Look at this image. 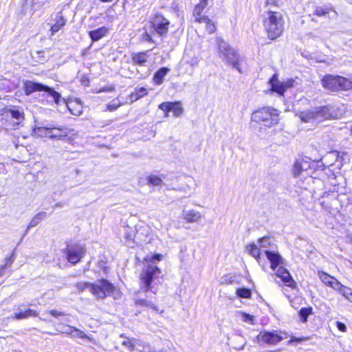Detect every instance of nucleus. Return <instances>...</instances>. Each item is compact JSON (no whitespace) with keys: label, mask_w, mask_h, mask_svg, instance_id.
Listing matches in <instances>:
<instances>
[{"label":"nucleus","mask_w":352,"mask_h":352,"mask_svg":"<svg viewBox=\"0 0 352 352\" xmlns=\"http://www.w3.org/2000/svg\"><path fill=\"white\" fill-rule=\"evenodd\" d=\"M264 32L267 38L274 41L282 36L285 31V19L282 12L268 8L261 14Z\"/></svg>","instance_id":"1"},{"label":"nucleus","mask_w":352,"mask_h":352,"mask_svg":"<svg viewBox=\"0 0 352 352\" xmlns=\"http://www.w3.org/2000/svg\"><path fill=\"white\" fill-rule=\"evenodd\" d=\"M322 87L331 92L344 91L352 89V81L339 75L326 74L321 78Z\"/></svg>","instance_id":"2"},{"label":"nucleus","mask_w":352,"mask_h":352,"mask_svg":"<svg viewBox=\"0 0 352 352\" xmlns=\"http://www.w3.org/2000/svg\"><path fill=\"white\" fill-rule=\"evenodd\" d=\"M91 294L96 299L104 300L107 297L120 294V290L109 279L100 278L91 283Z\"/></svg>","instance_id":"3"},{"label":"nucleus","mask_w":352,"mask_h":352,"mask_svg":"<svg viewBox=\"0 0 352 352\" xmlns=\"http://www.w3.org/2000/svg\"><path fill=\"white\" fill-rule=\"evenodd\" d=\"M278 111L270 106L258 108L252 113V120L266 127H271L278 122Z\"/></svg>","instance_id":"4"},{"label":"nucleus","mask_w":352,"mask_h":352,"mask_svg":"<svg viewBox=\"0 0 352 352\" xmlns=\"http://www.w3.org/2000/svg\"><path fill=\"white\" fill-rule=\"evenodd\" d=\"M162 273L161 269L152 264H148L140 272L139 275V284L140 289L146 292L151 291L154 294L156 291L153 290V282Z\"/></svg>","instance_id":"5"},{"label":"nucleus","mask_w":352,"mask_h":352,"mask_svg":"<svg viewBox=\"0 0 352 352\" xmlns=\"http://www.w3.org/2000/svg\"><path fill=\"white\" fill-rule=\"evenodd\" d=\"M63 253L67 261L71 265H75L85 258L87 254L86 247L79 243H67Z\"/></svg>","instance_id":"6"},{"label":"nucleus","mask_w":352,"mask_h":352,"mask_svg":"<svg viewBox=\"0 0 352 352\" xmlns=\"http://www.w3.org/2000/svg\"><path fill=\"white\" fill-rule=\"evenodd\" d=\"M289 336L286 331H261L256 337L258 342L276 345Z\"/></svg>","instance_id":"7"},{"label":"nucleus","mask_w":352,"mask_h":352,"mask_svg":"<svg viewBox=\"0 0 352 352\" xmlns=\"http://www.w3.org/2000/svg\"><path fill=\"white\" fill-rule=\"evenodd\" d=\"M149 24L153 32L160 36H164L168 32L170 21L162 14H153L149 21Z\"/></svg>","instance_id":"8"},{"label":"nucleus","mask_w":352,"mask_h":352,"mask_svg":"<svg viewBox=\"0 0 352 352\" xmlns=\"http://www.w3.org/2000/svg\"><path fill=\"white\" fill-rule=\"evenodd\" d=\"M269 83L270 84V91L272 92L276 93L279 96H283L288 89L294 87V80L289 78L283 82H279L277 74H274L270 78Z\"/></svg>","instance_id":"9"},{"label":"nucleus","mask_w":352,"mask_h":352,"mask_svg":"<svg viewBox=\"0 0 352 352\" xmlns=\"http://www.w3.org/2000/svg\"><path fill=\"white\" fill-rule=\"evenodd\" d=\"M193 21L196 23H204L205 25L206 32L209 34H213L217 31V23L213 21L208 15L206 14V10L204 11H199L192 12Z\"/></svg>","instance_id":"10"},{"label":"nucleus","mask_w":352,"mask_h":352,"mask_svg":"<svg viewBox=\"0 0 352 352\" xmlns=\"http://www.w3.org/2000/svg\"><path fill=\"white\" fill-rule=\"evenodd\" d=\"M158 108L164 112L165 117H168L170 111L175 117L181 116L184 112L182 104L180 101L164 102L158 105Z\"/></svg>","instance_id":"11"},{"label":"nucleus","mask_w":352,"mask_h":352,"mask_svg":"<svg viewBox=\"0 0 352 352\" xmlns=\"http://www.w3.org/2000/svg\"><path fill=\"white\" fill-rule=\"evenodd\" d=\"M221 54L223 56V58L228 63L231 64L239 72H242L239 67L240 57L234 49H232L231 47H224L223 52Z\"/></svg>","instance_id":"12"},{"label":"nucleus","mask_w":352,"mask_h":352,"mask_svg":"<svg viewBox=\"0 0 352 352\" xmlns=\"http://www.w3.org/2000/svg\"><path fill=\"white\" fill-rule=\"evenodd\" d=\"M276 275L280 278L283 284L292 289H297V284L291 276L289 271L283 266L278 267Z\"/></svg>","instance_id":"13"},{"label":"nucleus","mask_w":352,"mask_h":352,"mask_svg":"<svg viewBox=\"0 0 352 352\" xmlns=\"http://www.w3.org/2000/svg\"><path fill=\"white\" fill-rule=\"evenodd\" d=\"M48 86L41 82L26 80L23 83V90L26 96H30L36 91H45Z\"/></svg>","instance_id":"14"},{"label":"nucleus","mask_w":352,"mask_h":352,"mask_svg":"<svg viewBox=\"0 0 352 352\" xmlns=\"http://www.w3.org/2000/svg\"><path fill=\"white\" fill-rule=\"evenodd\" d=\"M46 136L51 139H64L67 136V129L64 127H43Z\"/></svg>","instance_id":"15"},{"label":"nucleus","mask_w":352,"mask_h":352,"mask_svg":"<svg viewBox=\"0 0 352 352\" xmlns=\"http://www.w3.org/2000/svg\"><path fill=\"white\" fill-rule=\"evenodd\" d=\"M10 114L11 118L19 121H23L25 120V113L23 110L19 108L10 109L8 107H4L0 109V116L2 117H7L8 114Z\"/></svg>","instance_id":"16"},{"label":"nucleus","mask_w":352,"mask_h":352,"mask_svg":"<svg viewBox=\"0 0 352 352\" xmlns=\"http://www.w3.org/2000/svg\"><path fill=\"white\" fill-rule=\"evenodd\" d=\"M317 274L320 280L327 287L333 289L334 287L339 285V280L322 270H318Z\"/></svg>","instance_id":"17"},{"label":"nucleus","mask_w":352,"mask_h":352,"mask_svg":"<svg viewBox=\"0 0 352 352\" xmlns=\"http://www.w3.org/2000/svg\"><path fill=\"white\" fill-rule=\"evenodd\" d=\"M148 51L134 52L131 54L132 61L134 65L143 67L148 62Z\"/></svg>","instance_id":"18"},{"label":"nucleus","mask_w":352,"mask_h":352,"mask_svg":"<svg viewBox=\"0 0 352 352\" xmlns=\"http://www.w3.org/2000/svg\"><path fill=\"white\" fill-rule=\"evenodd\" d=\"M109 32V29L105 26L97 28L94 30H91L88 34L92 42H96L106 36Z\"/></svg>","instance_id":"19"},{"label":"nucleus","mask_w":352,"mask_h":352,"mask_svg":"<svg viewBox=\"0 0 352 352\" xmlns=\"http://www.w3.org/2000/svg\"><path fill=\"white\" fill-rule=\"evenodd\" d=\"M54 21L55 22L51 25L50 28L52 35L62 30L66 25V20L60 12L56 16Z\"/></svg>","instance_id":"20"},{"label":"nucleus","mask_w":352,"mask_h":352,"mask_svg":"<svg viewBox=\"0 0 352 352\" xmlns=\"http://www.w3.org/2000/svg\"><path fill=\"white\" fill-rule=\"evenodd\" d=\"M170 71L166 67H163L157 69L152 78L153 83L155 85H160L163 83L164 77Z\"/></svg>","instance_id":"21"},{"label":"nucleus","mask_w":352,"mask_h":352,"mask_svg":"<svg viewBox=\"0 0 352 352\" xmlns=\"http://www.w3.org/2000/svg\"><path fill=\"white\" fill-rule=\"evenodd\" d=\"M265 254L267 259L270 261V267L272 270H275L281 262V256L278 253L269 250H266Z\"/></svg>","instance_id":"22"},{"label":"nucleus","mask_w":352,"mask_h":352,"mask_svg":"<svg viewBox=\"0 0 352 352\" xmlns=\"http://www.w3.org/2000/svg\"><path fill=\"white\" fill-rule=\"evenodd\" d=\"M38 313L35 310H32L30 308L25 309L23 311H19L17 313H14L12 316V318L14 320H23L28 318L29 317H38Z\"/></svg>","instance_id":"23"},{"label":"nucleus","mask_w":352,"mask_h":352,"mask_svg":"<svg viewBox=\"0 0 352 352\" xmlns=\"http://www.w3.org/2000/svg\"><path fill=\"white\" fill-rule=\"evenodd\" d=\"M148 94V91L146 88L144 87H136L133 92L130 93L129 97L132 102H135L147 96Z\"/></svg>","instance_id":"24"},{"label":"nucleus","mask_w":352,"mask_h":352,"mask_svg":"<svg viewBox=\"0 0 352 352\" xmlns=\"http://www.w3.org/2000/svg\"><path fill=\"white\" fill-rule=\"evenodd\" d=\"M135 305L138 307L151 309L155 311H158L157 307L151 301L144 298H140L135 300Z\"/></svg>","instance_id":"25"},{"label":"nucleus","mask_w":352,"mask_h":352,"mask_svg":"<svg viewBox=\"0 0 352 352\" xmlns=\"http://www.w3.org/2000/svg\"><path fill=\"white\" fill-rule=\"evenodd\" d=\"M201 218V214L195 210H188L182 214V219L187 223L197 221Z\"/></svg>","instance_id":"26"},{"label":"nucleus","mask_w":352,"mask_h":352,"mask_svg":"<svg viewBox=\"0 0 352 352\" xmlns=\"http://www.w3.org/2000/svg\"><path fill=\"white\" fill-rule=\"evenodd\" d=\"M331 12H334V9L331 6H317L314 11V15L322 17L329 14Z\"/></svg>","instance_id":"27"},{"label":"nucleus","mask_w":352,"mask_h":352,"mask_svg":"<svg viewBox=\"0 0 352 352\" xmlns=\"http://www.w3.org/2000/svg\"><path fill=\"white\" fill-rule=\"evenodd\" d=\"M338 284L334 287L333 289L337 290L340 294L350 300V296H352V289L349 287L343 285L340 281Z\"/></svg>","instance_id":"28"},{"label":"nucleus","mask_w":352,"mask_h":352,"mask_svg":"<svg viewBox=\"0 0 352 352\" xmlns=\"http://www.w3.org/2000/svg\"><path fill=\"white\" fill-rule=\"evenodd\" d=\"M313 314V308L310 306L302 307L298 311L300 320L303 323L307 322L308 321L309 316Z\"/></svg>","instance_id":"29"},{"label":"nucleus","mask_w":352,"mask_h":352,"mask_svg":"<svg viewBox=\"0 0 352 352\" xmlns=\"http://www.w3.org/2000/svg\"><path fill=\"white\" fill-rule=\"evenodd\" d=\"M298 116L304 122H309L312 120L316 119L313 110L300 111L298 113Z\"/></svg>","instance_id":"30"},{"label":"nucleus","mask_w":352,"mask_h":352,"mask_svg":"<svg viewBox=\"0 0 352 352\" xmlns=\"http://www.w3.org/2000/svg\"><path fill=\"white\" fill-rule=\"evenodd\" d=\"M245 249L248 254L254 256L255 258L257 260L260 258L261 254V251L255 243H252L247 245Z\"/></svg>","instance_id":"31"},{"label":"nucleus","mask_w":352,"mask_h":352,"mask_svg":"<svg viewBox=\"0 0 352 352\" xmlns=\"http://www.w3.org/2000/svg\"><path fill=\"white\" fill-rule=\"evenodd\" d=\"M316 118H325L329 114V108L327 106H321L313 109Z\"/></svg>","instance_id":"32"},{"label":"nucleus","mask_w":352,"mask_h":352,"mask_svg":"<svg viewBox=\"0 0 352 352\" xmlns=\"http://www.w3.org/2000/svg\"><path fill=\"white\" fill-rule=\"evenodd\" d=\"M236 294L242 298H250L252 296V292L247 287H239L236 290Z\"/></svg>","instance_id":"33"},{"label":"nucleus","mask_w":352,"mask_h":352,"mask_svg":"<svg viewBox=\"0 0 352 352\" xmlns=\"http://www.w3.org/2000/svg\"><path fill=\"white\" fill-rule=\"evenodd\" d=\"M208 4L209 0H199V3L194 6L192 12L204 11L208 8Z\"/></svg>","instance_id":"34"},{"label":"nucleus","mask_w":352,"mask_h":352,"mask_svg":"<svg viewBox=\"0 0 352 352\" xmlns=\"http://www.w3.org/2000/svg\"><path fill=\"white\" fill-rule=\"evenodd\" d=\"M75 287L78 292H83L85 289H89L91 294V283L78 282L75 284Z\"/></svg>","instance_id":"35"},{"label":"nucleus","mask_w":352,"mask_h":352,"mask_svg":"<svg viewBox=\"0 0 352 352\" xmlns=\"http://www.w3.org/2000/svg\"><path fill=\"white\" fill-rule=\"evenodd\" d=\"M53 98V101L56 104H58L61 98L60 94L55 91L53 88L48 86V89L45 90Z\"/></svg>","instance_id":"36"},{"label":"nucleus","mask_w":352,"mask_h":352,"mask_svg":"<svg viewBox=\"0 0 352 352\" xmlns=\"http://www.w3.org/2000/svg\"><path fill=\"white\" fill-rule=\"evenodd\" d=\"M302 160H296L295 161L293 168H292V173L295 177L300 175L302 170Z\"/></svg>","instance_id":"37"},{"label":"nucleus","mask_w":352,"mask_h":352,"mask_svg":"<svg viewBox=\"0 0 352 352\" xmlns=\"http://www.w3.org/2000/svg\"><path fill=\"white\" fill-rule=\"evenodd\" d=\"M147 181L151 186H161L163 183L162 179L157 175H149L147 177Z\"/></svg>","instance_id":"38"},{"label":"nucleus","mask_w":352,"mask_h":352,"mask_svg":"<svg viewBox=\"0 0 352 352\" xmlns=\"http://www.w3.org/2000/svg\"><path fill=\"white\" fill-rule=\"evenodd\" d=\"M164 258V256L161 254H154L151 256H146L143 258V261L146 263H155V261H161Z\"/></svg>","instance_id":"39"},{"label":"nucleus","mask_w":352,"mask_h":352,"mask_svg":"<svg viewBox=\"0 0 352 352\" xmlns=\"http://www.w3.org/2000/svg\"><path fill=\"white\" fill-rule=\"evenodd\" d=\"M122 344L129 351H133L135 350V339L126 338V339L122 342Z\"/></svg>","instance_id":"40"},{"label":"nucleus","mask_w":352,"mask_h":352,"mask_svg":"<svg viewBox=\"0 0 352 352\" xmlns=\"http://www.w3.org/2000/svg\"><path fill=\"white\" fill-rule=\"evenodd\" d=\"M217 49L220 53L223 52L224 47H230V46L225 42L224 39L221 36H217L215 38Z\"/></svg>","instance_id":"41"},{"label":"nucleus","mask_w":352,"mask_h":352,"mask_svg":"<svg viewBox=\"0 0 352 352\" xmlns=\"http://www.w3.org/2000/svg\"><path fill=\"white\" fill-rule=\"evenodd\" d=\"M14 259L15 254L14 252H12L11 254L5 257L4 263L2 265L7 269L8 267H10L12 265Z\"/></svg>","instance_id":"42"},{"label":"nucleus","mask_w":352,"mask_h":352,"mask_svg":"<svg viewBox=\"0 0 352 352\" xmlns=\"http://www.w3.org/2000/svg\"><path fill=\"white\" fill-rule=\"evenodd\" d=\"M97 267L104 274H108L109 272V267L107 265L106 260H100L97 263Z\"/></svg>","instance_id":"43"},{"label":"nucleus","mask_w":352,"mask_h":352,"mask_svg":"<svg viewBox=\"0 0 352 352\" xmlns=\"http://www.w3.org/2000/svg\"><path fill=\"white\" fill-rule=\"evenodd\" d=\"M115 100H117V102H113L112 104H108L106 106V110L109 111H116L118 107L122 106V103L119 100V99L117 98Z\"/></svg>","instance_id":"44"},{"label":"nucleus","mask_w":352,"mask_h":352,"mask_svg":"<svg viewBox=\"0 0 352 352\" xmlns=\"http://www.w3.org/2000/svg\"><path fill=\"white\" fill-rule=\"evenodd\" d=\"M307 338H304V337H295V336H290V338L289 340L287 342V345H290V344H292L294 343H300L302 341H305L306 340Z\"/></svg>","instance_id":"45"},{"label":"nucleus","mask_w":352,"mask_h":352,"mask_svg":"<svg viewBox=\"0 0 352 352\" xmlns=\"http://www.w3.org/2000/svg\"><path fill=\"white\" fill-rule=\"evenodd\" d=\"M48 313L50 315L56 318L66 316V314L65 312L58 311L56 309H51L48 311Z\"/></svg>","instance_id":"46"},{"label":"nucleus","mask_w":352,"mask_h":352,"mask_svg":"<svg viewBox=\"0 0 352 352\" xmlns=\"http://www.w3.org/2000/svg\"><path fill=\"white\" fill-rule=\"evenodd\" d=\"M265 7L270 8V6L278 7L279 6V1L278 0H266L265 3Z\"/></svg>","instance_id":"47"},{"label":"nucleus","mask_w":352,"mask_h":352,"mask_svg":"<svg viewBox=\"0 0 352 352\" xmlns=\"http://www.w3.org/2000/svg\"><path fill=\"white\" fill-rule=\"evenodd\" d=\"M336 327L341 332H346V327L345 324L340 321L336 322Z\"/></svg>","instance_id":"48"},{"label":"nucleus","mask_w":352,"mask_h":352,"mask_svg":"<svg viewBox=\"0 0 352 352\" xmlns=\"http://www.w3.org/2000/svg\"><path fill=\"white\" fill-rule=\"evenodd\" d=\"M243 316H244L245 320H246V321L248 320V321H250L251 322V324H254V317H253V316L250 315L248 314H244Z\"/></svg>","instance_id":"49"},{"label":"nucleus","mask_w":352,"mask_h":352,"mask_svg":"<svg viewBox=\"0 0 352 352\" xmlns=\"http://www.w3.org/2000/svg\"><path fill=\"white\" fill-rule=\"evenodd\" d=\"M76 331L78 332V336L80 338H86L90 340L89 337L87 336L82 331L76 329Z\"/></svg>","instance_id":"50"},{"label":"nucleus","mask_w":352,"mask_h":352,"mask_svg":"<svg viewBox=\"0 0 352 352\" xmlns=\"http://www.w3.org/2000/svg\"><path fill=\"white\" fill-rule=\"evenodd\" d=\"M144 36H145L146 40L148 42H149V43H153V38H152L151 36L149 34L146 33V34H145V35H144Z\"/></svg>","instance_id":"51"},{"label":"nucleus","mask_w":352,"mask_h":352,"mask_svg":"<svg viewBox=\"0 0 352 352\" xmlns=\"http://www.w3.org/2000/svg\"><path fill=\"white\" fill-rule=\"evenodd\" d=\"M6 270V268L4 266H3L2 265H0V277L3 276V274H5Z\"/></svg>","instance_id":"52"},{"label":"nucleus","mask_w":352,"mask_h":352,"mask_svg":"<svg viewBox=\"0 0 352 352\" xmlns=\"http://www.w3.org/2000/svg\"><path fill=\"white\" fill-rule=\"evenodd\" d=\"M71 104H72V103H70V104H67V107H68L69 109L70 110V111H71L72 114L76 115L77 113H75V112H73V111L71 109V108H70Z\"/></svg>","instance_id":"53"}]
</instances>
